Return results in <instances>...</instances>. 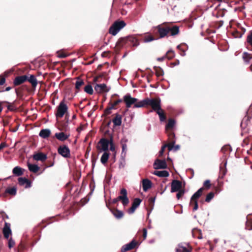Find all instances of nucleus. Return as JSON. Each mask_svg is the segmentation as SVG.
<instances>
[{
  "label": "nucleus",
  "mask_w": 252,
  "mask_h": 252,
  "mask_svg": "<svg viewBox=\"0 0 252 252\" xmlns=\"http://www.w3.org/2000/svg\"><path fill=\"white\" fill-rule=\"evenodd\" d=\"M183 54H182V56H185L186 53H185V51H183Z\"/></svg>",
  "instance_id": "64"
},
{
  "label": "nucleus",
  "mask_w": 252,
  "mask_h": 252,
  "mask_svg": "<svg viewBox=\"0 0 252 252\" xmlns=\"http://www.w3.org/2000/svg\"><path fill=\"white\" fill-rule=\"evenodd\" d=\"M203 189V188H201L195 192L191 197V201L193 200H197V199L202 195Z\"/></svg>",
  "instance_id": "22"
},
{
  "label": "nucleus",
  "mask_w": 252,
  "mask_h": 252,
  "mask_svg": "<svg viewBox=\"0 0 252 252\" xmlns=\"http://www.w3.org/2000/svg\"><path fill=\"white\" fill-rule=\"evenodd\" d=\"M156 74L157 76L159 77V76H163L164 74V72H163V70L161 68H159L157 69Z\"/></svg>",
  "instance_id": "43"
},
{
  "label": "nucleus",
  "mask_w": 252,
  "mask_h": 252,
  "mask_svg": "<svg viewBox=\"0 0 252 252\" xmlns=\"http://www.w3.org/2000/svg\"><path fill=\"white\" fill-rule=\"evenodd\" d=\"M136 209V207H135L132 205V206L128 210V213L129 214H132L134 212Z\"/></svg>",
  "instance_id": "51"
},
{
  "label": "nucleus",
  "mask_w": 252,
  "mask_h": 252,
  "mask_svg": "<svg viewBox=\"0 0 252 252\" xmlns=\"http://www.w3.org/2000/svg\"><path fill=\"white\" fill-rule=\"evenodd\" d=\"M191 204L194 205V207L193 208V211H195L197 210L198 207L197 200H193L191 201V199H190V205H191Z\"/></svg>",
  "instance_id": "42"
},
{
  "label": "nucleus",
  "mask_w": 252,
  "mask_h": 252,
  "mask_svg": "<svg viewBox=\"0 0 252 252\" xmlns=\"http://www.w3.org/2000/svg\"><path fill=\"white\" fill-rule=\"evenodd\" d=\"M178 191V192L177 194V198L179 199L184 194V191L182 190H179Z\"/></svg>",
  "instance_id": "49"
},
{
  "label": "nucleus",
  "mask_w": 252,
  "mask_h": 252,
  "mask_svg": "<svg viewBox=\"0 0 252 252\" xmlns=\"http://www.w3.org/2000/svg\"><path fill=\"white\" fill-rule=\"evenodd\" d=\"M68 109L67 105L63 101H61L57 108L56 116L58 118H62L63 116Z\"/></svg>",
  "instance_id": "3"
},
{
  "label": "nucleus",
  "mask_w": 252,
  "mask_h": 252,
  "mask_svg": "<svg viewBox=\"0 0 252 252\" xmlns=\"http://www.w3.org/2000/svg\"><path fill=\"white\" fill-rule=\"evenodd\" d=\"M154 174L160 177H167L169 175L168 172L166 170L155 171Z\"/></svg>",
  "instance_id": "21"
},
{
  "label": "nucleus",
  "mask_w": 252,
  "mask_h": 252,
  "mask_svg": "<svg viewBox=\"0 0 252 252\" xmlns=\"http://www.w3.org/2000/svg\"><path fill=\"white\" fill-rule=\"evenodd\" d=\"M112 213L116 218L118 219H121L124 216L123 212L118 210L112 211Z\"/></svg>",
  "instance_id": "29"
},
{
  "label": "nucleus",
  "mask_w": 252,
  "mask_h": 252,
  "mask_svg": "<svg viewBox=\"0 0 252 252\" xmlns=\"http://www.w3.org/2000/svg\"><path fill=\"white\" fill-rule=\"evenodd\" d=\"M175 56V54L173 51L172 50H169L166 55V58L168 59H171L173 58Z\"/></svg>",
  "instance_id": "41"
},
{
  "label": "nucleus",
  "mask_w": 252,
  "mask_h": 252,
  "mask_svg": "<svg viewBox=\"0 0 252 252\" xmlns=\"http://www.w3.org/2000/svg\"><path fill=\"white\" fill-rule=\"evenodd\" d=\"M179 149H180V146L179 145H176L175 146H174L173 150L175 151H176L178 150Z\"/></svg>",
  "instance_id": "56"
},
{
  "label": "nucleus",
  "mask_w": 252,
  "mask_h": 252,
  "mask_svg": "<svg viewBox=\"0 0 252 252\" xmlns=\"http://www.w3.org/2000/svg\"><path fill=\"white\" fill-rule=\"evenodd\" d=\"M110 142V140H108L105 138L101 139L98 143V144H99L101 147V150L106 152L108 150Z\"/></svg>",
  "instance_id": "10"
},
{
  "label": "nucleus",
  "mask_w": 252,
  "mask_h": 252,
  "mask_svg": "<svg viewBox=\"0 0 252 252\" xmlns=\"http://www.w3.org/2000/svg\"><path fill=\"white\" fill-rule=\"evenodd\" d=\"M203 185L204 187H205L206 188H207V189H209L211 187V184H210V180H206L204 182V184H203Z\"/></svg>",
  "instance_id": "47"
},
{
  "label": "nucleus",
  "mask_w": 252,
  "mask_h": 252,
  "mask_svg": "<svg viewBox=\"0 0 252 252\" xmlns=\"http://www.w3.org/2000/svg\"><path fill=\"white\" fill-rule=\"evenodd\" d=\"M176 252H190V251L182 244H179L176 249Z\"/></svg>",
  "instance_id": "33"
},
{
  "label": "nucleus",
  "mask_w": 252,
  "mask_h": 252,
  "mask_svg": "<svg viewBox=\"0 0 252 252\" xmlns=\"http://www.w3.org/2000/svg\"><path fill=\"white\" fill-rule=\"evenodd\" d=\"M121 194H124V198L122 200V203L124 206L126 205L129 203V200L127 197V191L125 189H123L121 190Z\"/></svg>",
  "instance_id": "20"
},
{
  "label": "nucleus",
  "mask_w": 252,
  "mask_h": 252,
  "mask_svg": "<svg viewBox=\"0 0 252 252\" xmlns=\"http://www.w3.org/2000/svg\"><path fill=\"white\" fill-rule=\"evenodd\" d=\"M127 141V140L126 139H122L121 140V143L122 145V155H126V151L127 149V146L126 144V142Z\"/></svg>",
  "instance_id": "28"
},
{
  "label": "nucleus",
  "mask_w": 252,
  "mask_h": 252,
  "mask_svg": "<svg viewBox=\"0 0 252 252\" xmlns=\"http://www.w3.org/2000/svg\"><path fill=\"white\" fill-rule=\"evenodd\" d=\"M110 90V87L107 86L105 84H96L94 87V90L98 93L108 92Z\"/></svg>",
  "instance_id": "6"
},
{
  "label": "nucleus",
  "mask_w": 252,
  "mask_h": 252,
  "mask_svg": "<svg viewBox=\"0 0 252 252\" xmlns=\"http://www.w3.org/2000/svg\"><path fill=\"white\" fill-rule=\"evenodd\" d=\"M175 143V141H173L171 143L166 145V147H168L169 151H171V150H173L174 145Z\"/></svg>",
  "instance_id": "46"
},
{
  "label": "nucleus",
  "mask_w": 252,
  "mask_h": 252,
  "mask_svg": "<svg viewBox=\"0 0 252 252\" xmlns=\"http://www.w3.org/2000/svg\"><path fill=\"white\" fill-rule=\"evenodd\" d=\"M141 202V200L139 198H135L132 202V205L136 208L139 206Z\"/></svg>",
  "instance_id": "38"
},
{
  "label": "nucleus",
  "mask_w": 252,
  "mask_h": 252,
  "mask_svg": "<svg viewBox=\"0 0 252 252\" xmlns=\"http://www.w3.org/2000/svg\"><path fill=\"white\" fill-rule=\"evenodd\" d=\"M126 25L124 21H117L110 27L109 29V33L113 35H116L119 31L124 28Z\"/></svg>",
  "instance_id": "1"
},
{
  "label": "nucleus",
  "mask_w": 252,
  "mask_h": 252,
  "mask_svg": "<svg viewBox=\"0 0 252 252\" xmlns=\"http://www.w3.org/2000/svg\"><path fill=\"white\" fill-rule=\"evenodd\" d=\"M136 244V243L134 241H132L129 243L124 246L122 249V252H126L127 251L130 250L134 248Z\"/></svg>",
  "instance_id": "14"
},
{
  "label": "nucleus",
  "mask_w": 252,
  "mask_h": 252,
  "mask_svg": "<svg viewBox=\"0 0 252 252\" xmlns=\"http://www.w3.org/2000/svg\"><path fill=\"white\" fill-rule=\"evenodd\" d=\"M28 79L27 75H22L16 77L14 81V84L15 86H18L25 82Z\"/></svg>",
  "instance_id": "12"
},
{
  "label": "nucleus",
  "mask_w": 252,
  "mask_h": 252,
  "mask_svg": "<svg viewBox=\"0 0 252 252\" xmlns=\"http://www.w3.org/2000/svg\"><path fill=\"white\" fill-rule=\"evenodd\" d=\"M50 134L51 131L50 129H43L40 130L39 135L43 138H46L50 136Z\"/></svg>",
  "instance_id": "19"
},
{
  "label": "nucleus",
  "mask_w": 252,
  "mask_h": 252,
  "mask_svg": "<svg viewBox=\"0 0 252 252\" xmlns=\"http://www.w3.org/2000/svg\"><path fill=\"white\" fill-rule=\"evenodd\" d=\"M5 146V144L4 143H1L0 144V150H1Z\"/></svg>",
  "instance_id": "58"
},
{
  "label": "nucleus",
  "mask_w": 252,
  "mask_h": 252,
  "mask_svg": "<svg viewBox=\"0 0 252 252\" xmlns=\"http://www.w3.org/2000/svg\"><path fill=\"white\" fill-rule=\"evenodd\" d=\"M155 169H165L167 167L166 162L165 160H160L157 159L154 163Z\"/></svg>",
  "instance_id": "8"
},
{
  "label": "nucleus",
  "mask_w": 252,
  "mask_h": 252,
  "mask_svg": "<svg viewBox=\"0 0 252 252\" xmlns=\"http://www.w3.org/2000/svg\"><path fill=\"white\" fill-rule=\"evenodd\" d=\"M113 123L116 126H120L122 124V116L119 114H116L115 117L113 120Z\"/></svg>",
  "instance_id": "24"
},
{
  "label": "nucleus",
  "mask_w": 252,
  "mask_h": 252,
  "mask_svg": "<svg viewBox=\"0 0 252 252\" xmlns=\"http://www.w3.org/2000/svg\"><path fill=\"white\" fill-rule=\"evenodd\" d=\"M111 110H109V108H107V109H106V113H107V114H109L110 113V111Z\"/></svg>",
  "instance_id": "62"
},
{
  "label": "nucleus",
  "mask_w": 252,
  "mask_h": 252,
  "mask_svg": "<svg viewBox=\"0 0 252 252\" xmlns=\"http://www.w3.org/2000/svg\"><path fill=\"white\" fill-rule=\"evenodd\" d=\"M118 200H118V198H115V199H114L113 200V203H116Z\"/></svg>",
  "instance_id": "60"
},
{
  "label": "nucleus",
  "mask_w": 252,
  "mask_h": 252,
  "mask_svg": "<svg viewBox=\"0 0 252 252\" xmlns=\"http://www.w3.org/2000/svg\"><path fill=\"white\" fill-rule=\"evenodd\" d=\"M147 234V230L146 229H143V237H144V239H145L146 238Z\"/></svg>",
  "instance_id": "54"
},
{
  "label": "nucleus",
  "mask_w": 252,
  "mask_h": 252,
  "mask_svg": "<svg viewBox=\"0 0 252 252\" xmlns=\"http://www.w3.org/2000/svg\"><path fill=\"white\" fill-rule=\"evenodd\" d=\"M154 40V38L152 36H148L144 39L145 42H149Z\"/></svg>",
  "instance_id": "52"
},
{
  "label": "nucleus",
  "mask_w": 252,
  "mask_h": 252,
  "mask_svg": "<svg viewBox=\"0 0 252 252\" xmlns=\"http://www.w3.org/2000/svg\"><path fill=\"white\" fill-rule=\"evenodd\" d=\"M157 28L161 38L165 37L169 33V26L158 25Z\"/></svg>",
  "instance_id": "7"
},
{
  "label": "nucleus",
  "mask_w": 252,
  "mask_h": 252,
  "mask_svg": "<svg viewBox=\"0 0 252 252\" xmlns=\"http://www.w3.org/2000/svg\"><path fill=\"white\" fill-rule=\"evenodd\" d=\"M59 154L64 158H68L70 156V152L68 147L65 145L61 146L58 150Z\"/></svg>",
  "instance_id": "5"
},
{
  "label": "nucleus",
  "mask_w": 252,
  "mask_h": 252,
  "mask_svg": "<svg viewBox=\"0 0 252 252\" xmlns=\"http://www.w3.org/2000/svg\"><path fill=\"white\" fill-rule=\"evenodd\" d=\"M247 42L252 46V32L248 36Z\"/></svg>",
  "instance_id": "48"
},
{
  "label": "nucleus",
  "mask_w": 252,
  "mask_h": 252,
  "mask_svg": "<svg viewBox=\"0 0 252 252\" xmlns=\"http://www.w3.org/2000/svg\"><path fill=\"white\" fill-rule=\"evenodd\" d=\"M58 56L59 58H65L66 57V55L65 54H59Z\"/></svg>",
  "instance_id": "55"
},
{
  "label": "nucleus",
  "mask_w": 252,
  "mask_h": 252,
  "mask_svg": "<svg viewBox=\"0 0 252 252\" xmlns=\"http://www.w3.org/2000/svg\"><path fill=\"white\" fill-rule=\"evenodd\" d=\"M16 188L14 187L12 188H8L3 192L2 196L5 197L7 193L10 195H15L16 194Z\"/></svg>",
  "instance_id": "17"
},
{
  "label": "nucleus",
  "mask_w": 252,
  "mask_h": 252,
  "mask_svg": "<svg viewBox=\"0 0 252 252\" xmlns=\"http://www.w3.org/2000/svg\"><path fill=\"white\" fill-rule=\"evenodd\" d=\"M28 166L29 170L33 173L37 172L39 169V167L35 164H28Z\"/></svg>",
  "instance_id": "30"
},
{
  "label": "nucleus",
  "mask_w": 252,
  "mask_h": 252,
  "mask_svg": "<svg viewBox=\"0 0 252 252\" xmlns=\"http://www.w3.org/2000/svg\"><path fill=\"white\" fill-rule=\"evenodd\" d=\"M10 90H11V87H8L6 88V89H5V91H10Z\"/></svg>",
  "instance_id": "59"
},
{
  "label": "nucleus",
  "mask_w": 252,
  "mask_h": 252,
  "mask_svg": "<svg viewBox=\"0 0 252 252\" xmlns=\"http://www.w3.org/2000/svg\"><path fill=\"white\" fill-rule=\"evenodd\" d=\"M15 245L14 241L11 238L8 240V246L9 248L11 249Z\"/></svg>",
  "instance_id": "45"
},
{
  "label": "nucleus",
  "mask_w": 252,
  "mask_h": 252,
  "mask_svg": "<svg viewBox=\"0 0 252 252\" xmlns=\"http://www.w3.org/2000/svg\"><path fill=\"white\" fill-rule=\"evenodd\" d=\"M179 32V27L175 26L173 27H169V33L170 35L174 36L178 34Z\"/></svg>",
  "instance_id": "23"
},
{
  "label": "nucleus",
  "mask_w": 252,
  "mask_h": 252,
  "mask_svg": "<svg viewBox=\"0 0 252 252\" xmlns=\"http://www.w3.org/2000/svg\"><path fill=\"white\" fill-rule=\"evenodd\" d=\"M5 82V79L4 77H2L0 80V85H2L4 84ZM2 92V91H0V92Z\"/></svg>",
  "instance_id": "53"
},
{
  "label": "nucleus",
  "mask_w": 252,
  "mask_h": 252,
  "mask_svg": "<svg viewBox=\"0 0 252 252\" xmlns=\"http://www.w3.org/2000/svg\"><path fill=\"white\" fill-rule=\"evenodd\" d=\"M147 105V98H145L142 100H141L139 102H135L133 107L134 108H140V107H144Z\"/></svg>",
  "instance_id": "25"
},
{
  "label": "nucleus",
  "mask_w": 252,
  "mask_h": 252,
  "mask_svg": "<svg viewBox=\"0 0 252 252\" xmlns=\"http://www.w3.org/2000/svg\"><path fill=\"white\" fill-rule=\"evenodd\" d=\"M181 45H178V46H177V48H178V49H179V50H181Z\"/></svg>",
  "instance_id": "63"
},
{
  "label": "nucleus",
  "mask_w": 252,
  "mask_h": 252,
  "mask_svg": "<svg viewBox=\"0 0 252 252\" xmlns=\"http://www.w3.org/2000/svg\"><path fill=\"white\" fill-rule=\"evenodd\" d=\"M33 158L37 161H44L47 159V155L42 153H38L33 156Z\"/></svg>",
  "instance_id": "13"
},
{
  "label": "nucleus",
  "mask_w": 252,
  "mask_h": 252,
  "mask_svg": "<svg viewBox=\"0 0 252 252\" xmlns=\"http://www.w3.org/2000/svg\"><path fill=\"white\" fill-rule=\"evenodd\" d=\"M18 183L21 186H24L26 188L31 187V182L25 178H19Z\"/></svg>",
  "instance_id": "16"
},
{
  "label": "nucleus",
  "mask_w": 252,
  "mask_h": 252,
  "mask_svg": "<svg viewBox=\"0 0 252 252\" xmlns=\"http://www.w3.org/2000/svg\"><path fill=\"white\" fill-rule=\"evenodd\" d=\"M27 80L32 84V86L35 87L37 85V81L33 75H31L30 77H28Z\"/></svg>",
  "instance_id": "27"
},
{
  "label": "nucleus",
  "mask_w": 252,
  "mask_h": 252,
  "mask_svg": "<svg viewBox=\"0 0 252 252\" xmlns=\"http://www.w3.org/2000/svg\"><path fill=\"white\" fill-rule=\"evenodd\" d=\"M243 59L246 63H249L250 60L252 59V55L245 52L243 53Z\"/></svg>",
  "instance_id": "34"
},
{
  "label": "nucleus",
  "mask_w": 252,
  "mask_h": 252,
  "mask_svg": "<svg viewBox=\"0 0 252 252\" xmlns=\"http://www.w3.org/2000/svg\"><path fill=\"white\" fill-rule=\"evenodd\" d=\"M151 106L153 110L156 112L161 109L160 100L159 99H150L147 98V105Z\"/></svg>",
  "instance_id": "2"
},
{
  "label": "nucleus",
  "mask_w": 252,
  "mask_h": 252,
  "mask_svg": "<svg viewBox=\"0 0 252 252\" xmlns=\"http://www.w3.org/2000/svg\"><path fill=\"white\" fill-rule=\"evenodd\" d=\"M84 91L88 94H92L93 93V89L91 85H88L85 87Z\"/></svg>",
  "instance_id": "36"
},
{
  "label": "nucleus",
  "mask_w": 252,
  "mask_h": 252,
  "mask_svg": "<svg viewBox=\"0 0 252 252\" xmlns=\"http://www.w3.org/2000/svg\"><path fill=\"white\" fill-rule=\"evenodd\" d=\"M214 197V193L212 192L209 193L205 198V201L209 202Z\"/></svg>",
  "instance_id": "39"
},
{
  "label": "nucleus",
  "mask_w": 252,
  "mask_h": 252,
  "mask_svg": "<svg viewBox=\"0 0 252 252\" xmlns=\"http://www.w3.org/2000/svg\"><path fill=\"white\" fill-rule=\"evenodd\" d=\"M3 233L4 238L8 239L9 236L11 234V230L10 228V224L7 222H5L4 226L3 228Z\"/></svg>",
  "instance_id": "11"
},
{
  "label": "nucleus",
  "mask_w": 252,
  "mask_h": 252,
  "mask_svg": "<svg viewBox=\"0 0 252 252\" xmlns=\"http://www.w3.org/2000/svg\"><path fill=\"white\" fill-rule=\"evenodd\" d=\"M109 157V154L107 152H105L102 155L100 160L102 164H105L107 162Z\"/></svg>",
  "instance_id": "31"
},
{
  "label": "nucleus",
  "mask_w": 252,
  "mask_h": 252,
  "mask_svg": "<svg viewBox=\"0 0 252 252\" xmlns=\"http://www.w3.org/2000/svg\"><path fill=\"white\" fill-rule=\"evenodd\" d=\"M152 182L150 180L145 179L142 180V187L144 191H147L152 187Z\"/></svg>",
  "instance_id": "15"
},
{
  "label": "nucleus",
  "mask_w": 252,
  "mask_h": 252,
  "mask_svg": "<svg viewBox=\"0 0 252 252\" xmlns=\"http://www.w3.org/2000/svg\"><path fill=\"white\" fill-rule=\"evenodd\" d=\"M156 113L159 116V119L161 122H163L165 120L166 117L164 114L163 111L161 108L156 111Z\"/></svg>",
  "instance_id": "32"
},
{
  "label": "nucleus",
  "mask_w": 252,
  "mask_h": 252,
  "mask_svg": "<svg viewBox=\"0 0 252 252\" xmlns=\"http://www.w3.org/2000/svg\"><path fill=\"white\" fill-rule=\"evenodd\" d=\"M109 145L110 146V150L112 152H114L115 151V147L113 143V138L112 137L110 138V142L109 143Z\"/></svg>",
  "instance_id": "44"
},
{
  "label": "nucleus",
  "mask_w": 252,
  "mask_h": 252,
  "mask_svg": "<svg viewBox=\"0 0 252 252\" xmlns=\"http://www.w3.org/2000/svg\"><path fill=\"white\" fill-rule=\"evenodd\" d=\"M84 84L83 80L78 78L75 83V88L76 90H79L81 86Z\"/></svg>",
  "instance_id": "35"
},
{
  "label": "nucleus",
  "mask_w": 252,
  "mask_h": 252,
  "mask_svg": "<svg viewBox=\"0 0 252 252\" xmlns=\"http://www.w3.org/2000/svg\"><path fill=\"white\" fill-rule=\"evenodd\" d=\"M12 172L16 176H21L23 174V169L19 166H16L13 169Z\"/></svg>",
  "instance_id": "26"
},
{
  "label": "nucleus",
  "mask_w": 252,
  "mask_h": 252,
  "mask_svg": "<svg viewBox=\"0 0 252 252\" xmlns=\"http://www.w3.org/2000/svg\"><path fill=\"white\" fill-rule=\"evenodd\" d=\"M123 99L127 108H130L132 104L134 105L137 101V98L132 97L129 94L124 96Z\"/></svg>",
  "instance_id": "4"
},
{
  "label": "nucleus",
  "mask_w": 252,
  "mask_h": 252,
  "mask_svg": "<svg viewBox=\"0 0 252 252\" xmlns=\"http://www.w3.org/2000/svg\"><path fill=\"white\" fill-rule=\"evenodd\" d=\"M55 136L58 140L61 141H64L68 138L69 135L65 134L63 132H62L56 133L55 134Z\"/></svg>",
  "instance_id": "18"
},
{
  "label": "nucleus",
  "mask_w": 252,
  "mask_h": 252,
  "mask_svg": "<svg viewBox=\"0 0 252 252\" xmlns=\"http://www.w3.org/2000/svg\"><path fill=\"white\" fill-rule=\"evenodd\" d=\"M175 123V122L173 119H169L168 120V123L166 125V128L168 129L173 128Z\"/></svg>",
  "instance_id": "37"
},
{
  "label": "nucleus",
  "mask_w": 252,
  "mask_h": 252,
  "mask_svg": "<svg viewBox=\"0 0 252 252\" xmlns=\"http://www.w3.org/2000/svg\"><path fill=\"white\" fill-rule=\"evenodd\" d=\"M166 147V145H163L162 146L159 152V156H162L164 152V149Z\"/></svg>",
  "instance_id": "50"
},
{
  "label": "nucleus",
  "mask_w": 252,
  "mask_h": 252,
  "mask_svg": "<svg viewBox=\"0 0 252 252\" xmlns=\"http://www.w3.org/2000/svg\"><path fill=\"white\" fill-rule=\"evenodd\" d=\"M179 64V61L177 60L175 63H174L175 65H178Z\"/></svg>",
  "instance_id": "61"
},
{
  "label": "nucleus",
  "mask_w": 252,
  "mask_h": 252,
  "mask_svg": "<svg viewBox=\"0 0 252 252\" xmlns=\"http://www.w3.org/2000/svg\"><path fill=\"white\" fill-rule=\"evenodd\" d=\"M117 198H118L119 200H121L122 201V200L124 198V194H122V195L119 196Z\"/></svg>",
  "instance_id": "57"
},
{
  "label": "nucleus",
  "mask_w": 252,
  "mask_h": 252,
  "mask_svg": "<svg viewBox=\"0 0 252 252\" xmlns=\"http://www.w3.org/2000/svg\"><path fill=\"white\" fill-rule=\"evenodd\" d=\"M171 192H174L181 190L182 188V183L178 180H173L171 183Z\"/></svg>",
  "instance_id": "9"
},
{
  "label": "nucleus",
  "mask_w": 252,
  "mask_h": 252,
  "mask_svg": "<svg viewBox=\"0 0 252 252\" xmlns=\"http://www.w3.org/2000/svg\"><path fill=\"white\" fill-rule=\"evenodd\" d=\"M122 101L123 100L121 99H118L117 100L115 101L113 103H112L111 104V106L109 107V110H112L113 109H114L115 107L117 105H118L119 103L122 102Z\"/></svg>",
  "instance_id": "40"
}]
</instances>
